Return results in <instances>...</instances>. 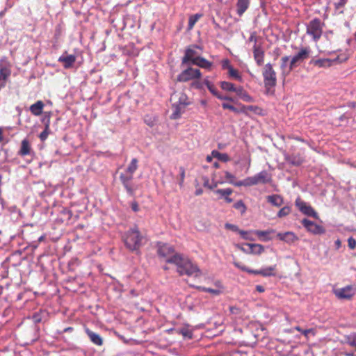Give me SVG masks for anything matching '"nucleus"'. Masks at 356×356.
I'll list each match as a JSON object with an SVG mask.
<instances>
[{"mask_svg":"<svg viewBox=\"0 0 356 356\" xmlns=\"http://www.w3.org/2000/svg\"><path fill=\"white\" fill-rule=\"evenodd\" d=\"M197 49H200V47L197 45L189 46L185 51V55L182 58V64H185L188 62L193 64L195 60L197 58L200 57L199 56L200 54L197 51Z\"/></svg>","mask_w":356,"mask_h":356,"instance_id":"12","label":"nucleus"},{"mask_svg":"<svg viewBox=\"0 0 356 356\" xmlns=\"http://www.w3.org/2000/svg\"><path fill=\"white\" fill-rule=\"evenodd\" d=\"M225 177L228 183H229L235 186H243V185H239V183H241L242 180L236 181L235 176L228 171L225 172Z\"/></svg>","mask_w":356,"mask_h":356,"instance_id":"31","label":"nucleus"},{"mask_svg":"<svg viewBox=\"0 0 356 356\" xmlns=\"http://www.w3.org/2000/svg\"><path fill=\"white\" fill-rule=\"evenodd\" d=\"M134 176L126 173H121L120 175V180L122 182L123 186L126 189L129 195H133L134 194V188L131 184V181Z\"/></svg>","mask_w":356,"mask_h":356,"instance_id":"14","label":"nucleus"},{"mask_svg":"<svg viewBox=\"0 0 356 356\" xmlns=\"http://www.w3.org/2000/svg\"><path fill=\"white\" fill-rule=\"evenodd\" d=\"M197 289L200 291L208 292V293H212L213 295H218L220 293V290H218V289H213L211 288H207V287H204V286H198Z\"/></svg>","mask_w":356,"mask_h":356,"instance_id":"46","label":"nucleus"},{"mask_svg":"<svg viewBox=\"0 0 356 356\" xmlns=\"http://www.w3.org/2000/svg\"><path fill=\"white\" fill-rule=\"evenodd\" d=\"M273 232H274V230H273V229L267 230V231L257 230L255 232V234L258 237L261 238V237H264L266 235H268L270 233H273Z\"/></svg>","mask_w":356,"mask_h":356,"instance_id":"51","label":"nucleus"},{"mask_svg":"<svg viewBox=\"0 0 356 356\" xmlns=\"http://www.w3.org/2000/svg\"><path fill=\"white\" fill-rule=\"evenodd\" d=\"M286 161L289 163L299 166L304 162V158L300 154H293L286 158Z\"/></svg>","mask_w":356,"mask_h":356,"instance_id":"27","label":"nucleus"},{"mask_svg":"<svg viewBox=\"0 0 356 356\" xmlns=\"http://www.w3.org/2000/svg\"><path fill=\"white\" fill-rule=\"evenodd\" d=\"M267 202L272 205L280 207L284 203L283 197L280 195L274 194L266 197Z\"/></svg>","mask_w":356,"mask_h":356,"instance_id":"23","label":"nucleus"},{"mask_svg":"<svg viewBox=\"0 0 356 356\" xmlns=\"http://www.w3.org/2000/svg\"><path fill=\"white\" fill-rule=\"evenodd\" d=\"M225 227L229 229H232V230L234 231V232L238 231V229L237 226H236L234 225L227 223L225 225Z\"/></svg>","mask_w":356,"mask_h":356,"instance_id":"58","label":"nucleus"},{"mask_svg":"<svg viewBox=\"0 0 356 356\" xmlns=\"http://www.w3.org/2000/svg\"><path fill=\"white\" fill-rule=\"evenodd\" d=\"M202 73L199 69L188 67L179 74L180 81H195L201 77Z\"/></svg>","mask_w":356,"mask_h":356,"instance_id":"7","label":"nucleus"},{"mask_svg":"<svg viewBox=\"0 0 356 356\" xmlns=\"http://www.w3.org/2000/svg\"><path fill=\"white\" fill-rule=\"evenodd\" d=\"M207 88L216 97H217L219 94L216 86L213 83H211L210 86H208Z\"/></svg>","mask_w":356,"mask_h":356,"instance_id":"55","label":"nucleus"},{"mask_svg":"<svg viewBox=\"0 0 356 356\" xmlns=\"http://www.w3.org/2000/svg\"><path fill=\"white\" fill-rule=\"evenodd\" d=\"M179 333H181L183 337L186 339H191L193 338V331L188 327H182Z\"/></svg>","mask_w":356,"mask_h":356,"instance_id":"37","label":"nucleus"},{"mask_svg":"<svg viewBox=\"0 0 356 356\" xmlns=\"http://www.w3.org/2000/svg\"><path fill=\"white\" fill-rule=\"evenodd\" d=\"M215 193L217 195H219L220 198H223L227 203H231L233 202V200L229 197V195L233 193V190L232 188L217 189L215 191Z\"/></svg>","mask_w":356,"mask_h":356,"instance_id":"21","label":"nucleus"},{"mask_svg":"<svg viewBox=\"0 0 356 356\" xmlns=\"http://www.w3.org/2000/svg\"><path fill=\"white\" fill-rule=\"evenodd\" d=\"M86 333L87 334L91 342H92L94 344L97 346L102 345L103 340L99 334L94 332L88 328L86 329Z\"/></svg>","mask_w":356,"mask_h":356,"instance_id":"24","label":"nucleus"},{"mask_svg":"<svg viewBox=\"0 0 356 356\" xmlns=\"http://www.w3.org/2000/svg\"><path fill=\"white\" fill-rule=\"evenodd\" d=\"M271 181V175L266 170H263L252 177L244 179L242 180L241 183H239V185H243V186H251L259 184H266L270 183Z\"/></svg>","mask_w":356,"mask_h":356,"instance_id":"1","label":"nucleus"},{"mask_svg":"<svg viewBox=\"0 0 356 356\" xmlns=\"http://www.w3.org/2000/svg\"><path fill=\"white\" fill-rule=\"evenodd\" d=\"M262 75L264 77V87L267 90L274 88L277 84V74L273 65L268 63L265 65Z\"/></svg>","mask_w":356,"mask_h":356,"instance_id":"4","label":"nucleus"},{"mask_svg":"<svg viewBox=\"0 0 356 356\" xmlns=\"http://www.w3.org/2000/svg\"><path fill=\"white\" fill-rule=\"evenodd\" d=\"M141 236L138 228L134 227L128 231L124 236L126 247L131 250H136L140 245Z\"/></svg>","mask_w":356,"mask_h":356,"instance_id":"2","label":"nucleus"},{"mask_svg":"<svg viewBox=\"0 0 356 356\" xmlns=\"http://www.w3.org/2000/svg\"><path fill=\"white\" fill-rule=\"evenodd\" d=\"M49 133H50V128H49V129H46V128H44V131L42 132H41L39 135V138H40V140L44 141L47 138Z\"/></svg>","mask_w":356,"mask_h":356,"instance_id":"49","label":"nucleus"},{"mask_svg":"<svg viewBox=\"0 0 356 356\" xmlns=\"http://www.w3.org/2000/svg\"><path fill=\"white\" fill-rule=\"evenodd\" d=\"M229 311L234 314H238L239 313V309L236 307H229Z\"/></svg>","mask_w":356,"mask_h":356,"instance_id":"59","label":"nucleus"},{"mask_svg":"<svg viewBox=\"0 0 356 356\" xmlns=\"http://www.w3.org/2000/svg\"><path fill=\"white\" fill-rule=\"evenodd\" d=\"M193 65L208 70H210L212 67L211 62L201 56L195 60Z\"/></svg>","mask_w":356,"mask_h":356,"instance_id":"25","label":"nucleus"},{"mask_svg":"<svg viewBox=\"0 0 356 356\" xmlns=\"http://www.w3.org/2000/svg\"><path fill=\"white\" fill-rule=\"evenodd\" d=\"M221 65H222V70H229L232 67V65L230 64L229 60L227 58L223 59L221 61Z\"/></svg>","mask_w":356,"mask_h":356,"instance_id":"50","label":"nucleus"},{"mask_svg":"<svg viewBox=\"0 0 356 356\" xmlns=\"http://www.w3.org/2000/svg\"><path fill=\"white\" fill-rule=\"evenodd\" d=\"M324 24L318 18H314L307 25L306 32L314 42H318L323 34Z\"/></svg>","mask_w":356,"mask_h":356,"instance_id":"6","label":"nucleus"},{"mask_svg":"<svg viewBox=\"0 0 356 356\" xmlns=\"http://www.w3.org/2000/svg\"><path fill=\"white\" fill-rule=\"evenodd\" d=\"M211 154L213 156V158H216L221 161L227 162L229 161V156L225 153H220L217 150H213L211 152Z\"/></svg>","mask_w":356,"mask_h":356,"instance_id":"34","label":"nucleus"},{"mask_svg":"<svg viewBox=\"0 0 356 356\" xmlns=\"http://www.w3.org/2000/svg\"><path fill=\"white\" fill-rule=\"evenodd\" d=\"M311 50L309 47H302L291 58V61L295 67L299 66L305 60L309 58Z\"/></svg>","mask_w":356,"mask_h":356,"instance_id":"9","label":"nucleus"},{"mask_svg":"<svg viewBox=\"0 0 356 356\" xmlns=\"http://www.w3.org/2000/svg\"><path fill=\"white\" fill-rule=\"evenodd\" d=\"M222 107L224 108V109H229L236 113H241V108L238 109L236 107H234V106L229 104H227V103H222Z\"/></svg>","mask_w":356,"mask_h":356,"instance_id":"47","label":"nucleus"},{"mask_svg":"<svg viewBox=\"0 0 356 356\" xmlns=\"http://www.w3.org/2000/svg\"><path fill=\"white\" fill-rule=\"evenodd\" d=\"M76 60V56L72 54H68L67 52L63 54L58 59L59 63L63 64L65 69L71 68Z\"/></svg>","mask_w":356,"mask_h":356,"instance_id":"16","label":"nucleus"},{"mask_svg":"<svg viewBox=\"0 0 356 356\" xmlns=\"http://www.w3.org/2000/svg\"><path fill=\"white\" fill-rule=\"evenodd\" d=\"M157 121L156 117L152 115H145L144 117V122L149 127H153Z\"/></svg>","mask_w":356,"mask_h":356,"instance_id":"39","label":"nucleus"},{"mask_svg":"<svg viewBox=\"0 0 356 356\" xmlns=\"http://www.w3.org/2000/svg\"><path fill=\"white\" fill-rule=\"evenodd\" d=\"M46 312L44 311H39L33 314L31 318L35 323H39L46 317Z\"/></svg>","mask_w":356,"mask_h":356,"instance_id":"33","label":"nucleus"},{"mask_svg":"<svg viewBox=\"0 0 356 356\" xmlns=\"http://www.w3.org/2000/svg\"><path fill=\"white\" fill-rule=\"evenodd\" d=\"M277 266L274 265L261 270L252 271L254 275H261L263 277L275 276L276 275Z\"/></svg>","mask_w":356,"mask_h":356,"instance_id":"18","label":"nucleus"},{"mask_svg":"<svg viewBox=\"0 0 356 356\" xmlns=\"http://www.w3.org/2000/svg\"><path fill=\"white\" fill-rule=\"evenodd\" d=\"M216 97L220 99H222V100L233 101V99L232 97H229L227 96H222V95H220L219 94L218 95V96Z\"/></svg>","mask_w":356,"mask_h":356,"instance_id":"60","label":"nucleus"},{"mask_svg":"<svg viewBox=\"0 0 356 356\" xmlns=\"http://www.w3.org/2000/svg\"><path fill=\"white\" fill-rule=\"evenodd\" d=\"M31 152V147L30 143L27 139H24L21 143V147L19 151V154L21 156L29 155Z\"/></svg>","mask_w":356,"mask_h":356,"instance_id":"26","label":"nucleus"},{"mask_svg":"<svg viewBox=\"0 0 356 356\" xmlns=\"http://www.w3.org/2000/svg\"><path fill=\"white\" fill-rule=\"evenodd\" d=\"M294 329L301 332L306 338L308 337V334L312 333L313 335L315 334V330L313 328L303 330L300 326H296Z\"/></svg>","mask_w":356,"mask_h":356,"instance_id":"44","label":"nucleus"},{"mask_svg":"<svg viewBox=\"0 0 356 356\" xmlns=\"http://www.w3.org/2000/svg\"><path fill=\"white\" fill-rule=\"evenodd\" d=\"M201 17H202L201 14H195V15H191L188 19V29H191L194 26L195 23L197 22V20Z\"/></svg>","mask_w":356,"mask_h":356,"instance_id":"40","label":"nucleus"},{"mask_svg":"<svg viewBox=\"0 0 356 356\" xmlns=\"http://www.w3.org/2000/svg\"><path fill=\"white\" fill-rule=\"evenodd\" d=\"M192 86L196 88H202V85L201 83L199 82V81H194L192 83Z\"/></svg>","mask_w":356,"mask_h":356,"instance_id":"62","label":"nucleus"},{"mask_svg":"<svg viewBox=\"0 0 356 356\" xmlns=\"http://www.w3.org/2000/svg\"><path fill=\"white\" fill-rule=\"evenodd\" d=\"M172 106L174 110L170 118L172 119H177V118L178 117V104L174 103L172 104Z\"/></svg>","mask_w":356,"mask_h":356,"instance_id":"53","label":"nucleus"},{"mask_svg":"<svg viewBox=\"0 0 356 356\" xmlns=\"http://www.w3.org/2000/svg\"><path fill=\"white\" fill-rule=\"evenodd\" d=\"M203 185H204V187H207L209 189H213V188L217 186V184L216 183L215 184H213V185H210L209 184V179L207 177H204V178Z\"/></svg>","mask_w":356,"mask_h":356,"instance_id":"54","label":"nucleus"},{"mask_svg":"<svg viewBox=\"0 0 356 356\" xmlns=\"http://www.w3.org/2000/svg\"><path fill=\"white\" fill-rule=\"evenodd\" d=\"M42 122L44 124V128L49 129L50 127V113H46L42 119Z\"/></svg>","mask_w":356,"mask_h":356,"instance_id":"48","label":"nucleus"},{"mask_svg":"<svg viewBox=\"0 0 356 356\" xmlns=\"http://www.w3.org/2000/svg\"><path fill=\"white\" fill-rule=\"evenodd\" d=\"M348 245L350 249L354 250L356 248V240L353 237H350L348 239Z\"/></svg>","mask_w":356,"mask_h":356,"instance_id":"52","label":"nucleus"},{"mask_svg":"<svg viewBox=\"0 0 356 356\" xmlns=\"http://www.w3.org/2000/svg\"><path fill=\"white\" fill-rule=\"evenodd\" d=\"M259 38L257 36L256 32H253L250 34L248 38V42H252L253 45L261 46L262 44L259 41Z\"/></svg>","mask_w":356,"mask_h":356,"instance_id":"43","label":"nucleus"},{"mask_svg":"<svg viewBox=\"0 0 356 356\" xmlns=\"http://www.w3.org/2000/svg\"><path fill=\"white\" fill-rule=\"evenodd\" d=\"M295 204L305 215L313 217L316 219L318 218V216L316 211L310 205L307 204L300 197H298L296 200Z\"/></svg>","mask_w":356,"mask_h":356,"instance_id":"10","label":"nucleus"},{"mask_svg":"<svg viewBox=\"0 0 356 356\" xmlns=\"http://www.w3.org/2000/svg\"><path fill=\"white\" fill-rule=\"evenodd\" d=\"M347 57L346 56L341 58L339 56H338L334 60H330L329 58H321L317 59L312 61V63H313L315 66H317L318 67H330L332 65V63L334 61L342 63L347 60Z\"/></svg>","mask_w":356,"mask_h":356,"instance_id":"13","label":"nucleus"},{"mask_svg":"<svg viewBox=\"0 0 356 356\" xmlns=\"http://www.w3.org/2000/svg\"><path fill=\"white\" fill-rule=\"evenodd\" d=\"M228 75L230 78H232V79L237 80L240 82H242V81H243L242 76L240 74L239 72L237 70L234 69L233 67H232L228 70Z\"/></svg>","mask_w":356,"mask_h":356,"instance_id":"36","label":"nucleus"},{"mask_svg":"<svg viewBox=\"0 0 356 356\" xmlns=\"http://www.w3.org/2000/svg\"><path fill=\"white\" fill-rule=\"evenodd\" d=\"M334 244H335V247H336V249H339L341 246V242L339 239H337L335 242H334Z\"/></svg>","mask_w":356,"mask_h":356,"instance_id":"64","label":"nucleus"},{"mask_svg":"<svg viewBox=\"0 0 356 356\" xmlns=\"http://www.w3.org/2000/svg\"><path fill=\"white\" fill-rule=\"evenodd\" d=\"M334 293L339 299L350 300L356 293V287L353 285H348L343 288L334 289Z\"/></svg>","mask_w":356,"mask_h":356,"instance_id":"8","label":"nucleus"},{"mask_svg":"<svg viewBox=\"0 0 356 356\" xmlns=\"http://www.w3.org/2000/svg\"><path fill=\"white\" fill-rule=\"evenodd\" d=\"M261 108L257 106L254 105H248L245 106L243 105L241 108V112L247 114L248 111L254 112L255 113L260 114L261 112Z\"/></svg>","mask_w":356,"mask_h":356,"instance_id":"30","label":"nucleus"},{"mask_svg":"<svg viewBox=\"0 0 356 356\" xmlns=\"http://www.w3.org/2000/svg\"><path fill=\"white\" fill-rule=\"evenodd\" d=\"M252 51L254 60H255L257 65L258 66L263 65L264 63L265 51L262 45H252Z\"/></svg>","mask_w":356,"mask_h":356,"instance_id":"15","label":"nucleus"},{"mask_svg":"<svg viewBox=\"0 0 356 356\" xmlns=\"http://www.w3.org/2000/svg\"><path fill=\"white\" fill-rule=\"evenodd\" d=\"M234 207L236 209L240 211L241 214L245 213L247 209L246 206L242 200L237 201L236 203H234Z\"/></svg>","mask_w":356,"mask_h":356,"instance_id":"42","label":"nucleus"},{"mask_svg":"<svg viewBox=\"0 0 356 356\" xmlns=\"http://www.w3.org/2000/svg\"><path fill=\"white\" fill-rule=\"evenodd\" d=\"M138 168V160L136 158L131 159V163L126 169V174L131 175L134 176V173Z\"/></svg>","mask_w":356,"mask_h":356,"instance_id":"32","label":"nucleus"},{"mask_svg":"<svg viewBox=\"0 0 356 356\" xmlns=\"http://www.w3.org/2000/svg\"><path fill=\"white\" fill-rule=\"evenodd\" d=\"M256 290L259 293H262L265 291L264 287L261 285H257Z\"/></svg>","mask_w":356,"mask_h":356,"instance_id":"63","label":"nucleus"},{"mask_svg":"<svg viewBox=\"0 0 356 356\" xmlns=\"http://www.w3.org/2000/svg\"><path fill=\"white\" fill-rule=\"evenodd\" d=\"M235 92L244 102H252L253 101L252 97L241 86L236 88Z\"/></svg>","mask_w":356,"mask_h":356,"instance_id":"28","label":"nucleus"},{"mask_svg":"<svg viewBox=\"0 0 356 356\" xmlns=\"http://www.w3.org/2000/svg\"><path fill=\"white\" fill-rule=\"evenodd\" d=\"M158 254L166 262L175 264L178 266V255L171 245L167 243L159 244Z\"/></svg>","mask_w":356,"mask_h":356,"instance_id":"3","label":"nucleus"},{"mask_svg":"<svg viewBox=\"0 0 356 356\" xmlns=\"http://www.w3.org/2000/svg\"><path fill=\"white\" fill-rule=\"evenodd\" d=\"M220 87L222 90L230 92H235L236 89V88L233 83L227 81L220 82Z\"/></svg>","mask_w":356,"mask_h":356,"instance_id":"38","label":"nucleus"},{"mask_svg":"<svg viewBox=\"0 0 356 356\" xmlns=\"http://www.w3.org/2000/svg\"><path fill=\"white\" fill-rule=\"evenodd\" d=\"M233 264L238 268H239L240 270H241L242 271H245V272H247L250 274H253V273L252 271H254V270H252V269H250L248 268H247L245 265L241 264L240 262L238 261H234L233 262Z\"/></svg>","mask_w":356,"mask_h":356,"instance_id":"45","label":"nucleus"},{"mask_svg":"<svg viewBox=\"0 0 356 356\" xmlns=\"http://www.w3.org/2000/svg\"><path fill=\"white\" fill-rule=\"evenodd\" d=\"M238 233L244 239H248L247 232L243 230H238Z\"/></svg>","mask_w":356,"mask_h":356,"instance_id":"61","label":"nucleus"},{"mask_svg":"<svg viewBox=\"0 0 356 356\" xmlns=\"http://www.w3.org/2000/svg\"><path fill=\"white\" fill-rule=\"evenodd\" d=\"M184 274L197 277L200 275V270L188 258L179 254V275Z\"/></svg>","mask_w":356,"mask_h":356,"instance_id":"5","label":"nucleus"},{"mask_svg":"<svg viewBox=\"0 0 356 356\" xmlns=\"http://www.w3.org/2000/svg\"><path fill=\"white\" fill-rule=\"evenodd\" d=\"M291 212V208L289 206L282 207L277 213V216L279 218H283L288 216Z\"/></svg>","mask_w":356,"mask_h":356,"instance_id":"41","label":"nucleus"},{"mask_svg":"<svg viewBox=\"0 0 356 356\" xmlns=\"http://www.w3.org/2000/svg\"><path fill=\"white\" fill-rule=\"evenodd\" d=\"M250 248V252L254 254H261L264 251V247L261 244H246Z\"/></svg>","mask_w":356,"mask_h":356,"instance_id":"29","label":"nucleus"},{"mask_svg":"<svg viewBox=\"0 0 356 356\" xmlns=\"http://www.w3.org/2000/svg\"><path fill=\"white\" fill-rule=\"evenodd\" d=\"M280 68L281 71V76L284 80L286 76H288L291 71L296 68L293 65H292L291 61L290 60V58L288 56H282L280 59Z\"/></svg>","mask_w":356,"mask_h":356,"instance_id":"11","label":"nucleus"},{"mask_svg":"<svg viewBox=\"0 0 356 356\" xmlns=\"http://www.w3.org/2000/svg\"><path fill=\"white\" fill-rule=\"evenodd\" d=\"M250 4V0H237L236 2V13L238 16H242L248 10Z\"/></svg>","mask_w":356,"mask_h":356,"instance_id":"20","label":"nucleus"},{"mask_svg":"<svg viewBox=\"0 0 356 356\" xmlns=\"http://www.w3.org/2000/svg\"><path fill=\"white\" fill-rule=\"evenodd\" d=\"M277 237L283 241H285L288 243H293L294 241L298 240V237L293 232H286L284 233H278L277 234Z\"/></svg>","mask_w":356,"mask_h":356,"instance_id":"19","label":"nucleus"},{"mask_svg":"<svg viewBox=\"0 0 356 356\" xmlns=\"http://www.w3.org/2000/svg\"><path fill=\"white\" fill-rule=\"evenodd\" d=\"M302 225L307 229V231L313 234H321L323 232V229L321 226L318 225L316 223L305 218L301 221Z\"/></svg>","mask_w":356,"mask_h":356,"instance_id":"17","label":"nucleus"},{"mask_svg":"<svg viewBox=\"0 0 356 356\" xmlns=\"http://www.w3.org/2000/svg\"><path fill=\"white\" fill-rule=\"evenodd\" d=\"M347 343L349 346H350L351 347H354L356 349V339L355 337L353 339L349 338Z\"/></svg>","mask_w":356,"mask_h":356,"instance_id":"56","label":"nucleus"},{"mask_svg":"<svg viewBox=\"0 0 356 356\" xmlns=\"http://www.w3.org/2000/svg\"><path fill=\"white\" fill-rule=\"evenodd\" d=\"M9 71L5 67L0 68V85L1 87H4L6 84V79L9 76Z\"/></svg>","mask_w":356,"mask_h":356,"instance_id":"35","label":"nucleus"},{"mask_svg":"<svg viewBox=\"0 0 356 356\" xmlns=\"http://www.w3.org/2000/svg\"><path fill=\"white\" fill-rule=\"evenodd\" d=\"M44 106L43 102L38 100L30 106L29 110L33 115L39 116L42 114Z\"/></svg>","mask_w":356,"mask_h":356,"instance_id":"22","label":"nucleus"},{"mask_svg":"<svg viewBox=\"0 0 356 356\" xmlns=\"http://www.w3.org/2000/svg\"><path fill=\"white\" fill-rule=\"evenodd\" d=\"M131 207L134 211L137 212L139 211V207L136 202H132L131 204Z\"/></svg>","mask_w":356,"mask_h":356,"instance_id":"57","label":"nucleus"}]
</instances>
